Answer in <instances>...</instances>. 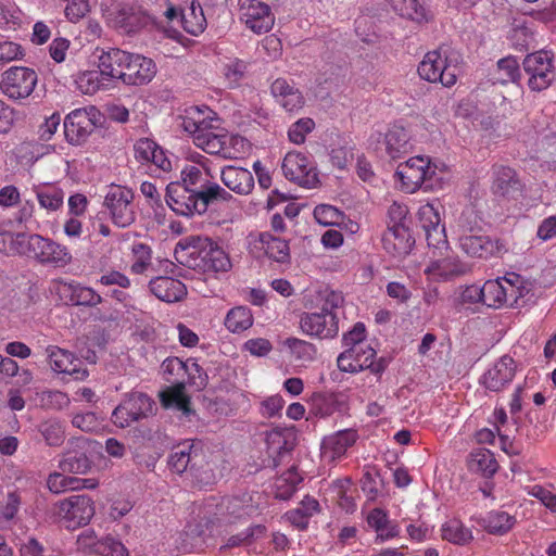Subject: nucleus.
Returning <instances> with one entry per match:
<instances>
[{
  "instance_id": "f257e3e1",
  "label": "nucleus",
  "mask_w": 556,
  "mask_h": 556,
  "mask_svg": "<svg viewBox=\"0 0 556 556\" xmlns=\"http://www.w3.org/2000/svg\"><path fill=\"white\" fill-rule=\"evenodd\" d=\"M231 199L228 191L211 182L195 165H186L180 180H176V215L204 214L211 205Z\"/></svg>"
},
{
  "instance_id": "f03ea898",
  "label": "nucleus",
  "mask_w": 556,
  "mask_h": 556,
  "mask_svg": "<svg viewBox=\"0 0 556 556\" xmlns=\"http://www.w3.org/2000/svg\"><path fill=\"white\" fill-rule=\"evenodd\" d=\"M255 511L256 506L252 502V496L248 493L224 497L220 501L210 498L199 508L198 517L200 522L195 529L197 534H204L206 530L222 521H232L250 517Z\"/></svg>"
},
{
  "instance_id": "7ed1b4c3",
  "label": "nucleus",
  "mask_w": 556,
  "mask_h": 556,
  "mask_svg": "<svg viewBox=\"0 0 556 556\" xmlns=\"http://www.w3.org/2000/svg\"><path fill=\"white\" fill-rule=\"evenodd\" d=\"M438 165L429 157L414 156L399 164L395 176L402 182V188L409 193L418 189L434 191L442 188L443 177L437 173Z\"/></svg>"
},
{
  "instance_id": "20e7f679",
  "label": "nucleus",
  "mask_w": 556,
  "mask_h": 556,
  "mask_svg": "<svg viewBox=\"0 0 556 556\" xmlns=\"http://www.w3.org/2000/svg\"><path fill=\"white\" fill-rule=\"evenodd\" d=\"M12 245L18 254L34 257L42 264L65 266L72 258L65 247L39 235L18 232L14 236Z\"/></svg>"
},
{
  "instance_id": "39448f33",
  "label": "nucleus",
  "mask_w": 556,
  "mask_h": 556,
  "mask_svg": "<svg viewBox=\"0 0 556 556\" xmlns=\"http://www.w3.org/2000/svg\"><path fill=\"white\" fill-rule=\"evenodd\" d=\"M96 508L92 498L85 494H74L53 505V516L66 529L75 530L90 522Z\"/></svg>"
},
{
  "instance_id": "423d86ee",
  "label": "nucleus",
  "mask_w": 556,
  "mask_h": 556,
  "mask_svg": "<svg viewBox=\"0 0 556 556\" xmlns=\"http://www.w3.org/2000/svg\"><path fill=\"white\" fill-rule=\"evenodd\" d=\"M202 442L185 440L176 444V473L185 475L194 484H202L211 477L205 466Z\"/></svg>"
},
{
  "instance_id": "0eeeda50",
  "label": "nucleus",
  "mask_w": 556,
  "mask_h": 556,
  "mask_svg": "<svg viewBox=\"0 0 556 556\" xmlns=\"http://www.w3.org/2000/svg\"><path fill=\"white\" fill-rule=\"evenodd\" d=\"M490 175L494 197L506 201H517L525 197L526 182L516 168L496 163L492 165Z\"/></svg>"
},
{
  "instance_id": "6e6552de",
  "label": "nucleus",
  "mask_w": 556,
  "mask_h": 556,
  "mask_svg": "<svg viewBox=\"0 0 556 556\" xmlns=\"http://www.w3.org/2000/svg\"><path fill=\"white\" fill-rule=\"evenodd\" d=\"M522 67L529 76L528 87L532 91L547 89L555 79L554 58L548 51L541 50L527 54Z\"/></svg>"
},
{
  "instance_id": "1a4fd4ad",
  "label": "nucleus",
  "mask_w": 556,
  "mask_h": 556,
  "mask_svg": "<svg viewBox=\"0 0 556 556\" xmlns=\"http://www.w3.org/2000/svg\"><path fill=\"white\" fill-rule=\"evenodd\" d=\"M156 403L144 393H131L112 413V421L119 428L129 427L132 422L152 416Z\"/></svg>"
},
{
  "instance_id": "9d476101",
  "label": "nucleus",
  "mask_w": 556,
  "mask_h": 556,
  "mask_svg": "<svg viewBox=\"0 0 556 556\" xmlns=\"http://www.w3.org/2000/svg\"><path fill=\"white\" fill-rule=\"evenodd\" d=\"M38 81L37 73L29 67L12 66L0 75V90L12 100L28 98Z\"/></svg>"
},
{
  "instance_id": "9b49d317",
  "label": "nucleus",
  "mask_w": 556,
  "mask_h": 556,
  "mask_svg": "<svg viewBox=\"0 0 556 556\" xmlns=\"http://www.w3.org/2000/svg\"><path fill=\"white\" fill-rule=\"evenodd\" d=\"M245 139L238 135L215 134L205 130L195 136V144L204 152L225 160L237 159L245 146Z\"/></svg>"
},
{
  "instance_id": "f8f14e48",
  "label": "nucleus",
  "mask_w": 556,
  "mask_h": 556,
  "mask_svg": "<svg viewBox=\"0 0 556 556\" xmlns=\"http://www.w3.org/2000/svg\"><path fill=\"white\" fill-rule=\"evenodd\" d=\"M456 66H451L447 63L445 51L441 48L429 51L418 66L420 78L430 83L439 81L444 87H451L456 83Z\"/></svg>"
},
{
  "instance_id": "ddd939ff",
  "label": "nucleus",
  "mask_w": 556,
  "mask_h": 556,
  "mask_svg": "<svg viewBox=\"0 0 556 556\" xmlns=\"http://www.w3.org/2000/svg\"><path fill=\"white\" fill-rule=\"evenodd\" d=\"M132 199V191L122 186H112L105 194L103 205L116 226L125 228L135 222Z\"/></svg>"
},
{
  "instance_id": "4468645a",
  "label": "nucleus",
  "mask_w": 556,
  "mask_h": 556,
  "mask_svg": "<svg viewBox=\"0 0 556 556\" xmlns=\"http://www.w3.org/2000/svg\"><path fill=\"white\" fill-rule=\"evenodd\" d=\"M113 26L122 33L135 34L150 24H155L154 18L140 5L118 4L111 13Z\"/></svg>"
},
{
  "instance_id": "2eb2a0df",
  "label": "nucleus",
  "mask_w": 556,
  "mask_h": 556,
  "mask_svg": "<svg viewBox=\"0 0 556 556\" xmlns=\"http://www.w3.org/2000/svg\"><path fill=\"white\" fill-rule=\"evenodd\" d=\"M281 169L287 179L296 182L301 187L314 188L319 181L312 162L300 152L287 153Z\"/></svg>"
},
{
  "instance_id": "dca6fc26",
  "label": "nucleus",
  "mask_w": 556,
  "mask_h": 556,
  "mask_svg": "<svg viewBox=\"0 0 556 556\" xmlns=\"http://www.w3.org/2000/svg\"><path fill=\"white\" fill-rule=\"evenodd\" d=\"M97 111L94 108L77 109L72 111L64 119V135L71 144H81L96 127Z\"/></svg>"
},
{
  "instance_id": "f3484780",
  "label": "nucleus",
  "mask_w": 556,
  "mask_h": 556,
  "mask_svg": "<svg viewBox=\"0 0 556 556\" xmlns=\"http://www.w3.org/2000/svg\"><path fill=\"white\" fill-rule=\"evenodd\" d=\"M459 247L470 257H498L507 252L505 243L486 235H464L459 238Z\"/></svg>"
},
{
  "instance_id": "a211bd4d",
  "label": "nucleus",
  "mask_w": 556,
  "mask_h": 556,
  "mask_svg": "<svg viewBox=\"0 0 556 556\" xmlns=\"http://www.w3.org/2000/svg\"><path fill=\"white\" fill-rule=\"evenodd\" d=\"M241 21L255 34L269 31L275 23L271 9L260 0H243L240 7Z\"/></svg>"
},
{
  "instance_id": "6ab92c4d",
  "label": "nucleus",
  "mask_w": 556,
  "mask_h": 556,
  "mask_svg": "<svg viewBox=\"0 0 556 556\" xmlns=\"http://www.w3.org/2000/svg\"><path fill=\"white\" fill-rule=\"evenodd\" d=\"M46 352L49 364L55 372L70 375L77 381L84 380L89 376L87 368L84 367V362L70 351L55 345H49Z\"/></svg>"
},
{
  "instance_id": "aec40b11",
  "label": "nucleus",
  "mask_w": 556,
  "mask_h": 556,
  "mask_svg": "<svg viewBox=\"0 0 556 556\" xmlns=\"http://www.w3.org/2000/svg\"><path fill=\"white\" fill-rule=\"evenodd\" d=\"M211 245V239L201 236H188L176 242V263L190 269L199 270L205 247Z\"/></svg>"
},
{
  "instance_id": "412c9836",
  "label": "nucleus",
  "mask_w": 556,
  "mask_h": 556,
  "mask_svg": "<svg viewBox=\"0 0 556 556\" xmlns=\"http://www.w3.org/2000/svg\"><path fill=\"white\" fill-rule=\"evenodd\" d=\"M122 81L126 85L141 86L149 83L155 75V64L141 54L128 52Z\"/></svg>"
},
{
  "instance_id": "4be33fe9",
  "label": "nucleus",
  "mask_w": 556,
  "mask_h": 556,
  "mask_svg": "<svg viewBox=\"0 0 556 556\" xmlns=\"http://www.w3.org/2000/svg\"><path fill=\"white\" fill-rule=\"evenodd\" d=\"M358 440V433L354 429L338 431L324 438L321 442V456L329 463L345 457L348 450Z\"/></svg>"
},
{
  "instance_id": "5701e85b",
  "label": "nucleus",
  "mask_w": 556,
  "mask_h": 556,
  "mask_svg": "<svg viewBox=\"0 0 556 556\" xmlns=\"http://www.w3.org/2000/svg\"><path fill=\"white\" fill-rule=\"evenodd\" d=\"M86 440L77 439L71 441L70 446L59 460V468L63 472L73 475H85L91 467L92 462L88 457L86 448Z\"/></svg>"
},
{
  "instance_id": "b1692460",
  "label": "nucleus",
  "mask_w": 556,
  "mask_h": 556,
  "mask_svg": "<svg viewBox=\"0 0 556 556\" xmlns=\"http://www.w3.org/2000/svg\"><path fill=\"white\" fill-rule=\"evenodd\" d=\"M337 314L305 313L301 317L302 330L320 339L333 338L339 331Z\"/></svg>"
},
{
  "instance_id": "393cba45",
  "label": "nucleus",
  "mask_w": 556,
  "mask_h": 556,
  "mask_svg": "<svg viewBox=\"0 0 556 556\" xmlns=\"http://www.w3.org/2000/svg\"><path fill=\"white\" fill-rule=\"evenodd\" d=\"M383 249L394 257L408 255L415 244V239L407 225L388 226L382 236Z\"/></svg>"
},
{
  "instance_id": "a878e982",
  "label": "nucleus",
  "mask_w": 556,
  "mask_h": 556,
  "mask_svg": "<svg viewBox=\"0 0 556 556\" xmlns=\"http://www.w3.org/2000/svg\"><path fill=\"white\" fill-rule=\"evenodd\" d=\"M295 435L288 429H273L266 432L267 454L273 467H278L294 447Z\"/></svg>"
},
{
  "instance_id": "bb28decb",
  "label": "nucleus",
  "mask_w": 556,
  "mask_h": 556,
  "mask_svg": "<svg viewBox=\"0 0 556 556\" xmlns=\"http://www.w3.org/2000/svg\"><path fill=\"white\" fill-rule=\"evenodd\" d=\"M418 219L421 228L425 230L429 247L439 248L441 243H446L444 226L440 225V214L432 204H425L419 208Z\"/></svg>"
},
{
  "instance_id": "cd10ccee",
  "label": "nucleus",
  "mask_w": 556,
  "mask_h": 556,
  "mask_svg": "<svg viewBox=\"0 0 556 556\" xmlns=\"http://www.w3.org/2000/svg\"><path fill=\"white\" fill-rule=\"evenodd\" d=\"M483 304L488 307H500L505 304L508 299L517 301L522 295L519 287L509 286L505 287L500 278L495 280H488L482 286Z\"/></svg>"
},
{
  "instance_id": "c85d7f7f",
  "label": "nucleus",
  "mask_w": 556,
  "mask_h": 556,
  "mask_svg": "<svg viewBox=\"0 0 556 556\" xmlns=\"http://www.w3.org/2000/svg\"><path fill=\"white\" fill-rule=\"evenodd\" d=\"M180 17V23L188 34L198 36L206 27V18L201 4L197 0H186L179 9L176 8V18Z\"/></svg>"
},
{
  "instance_id": "c756f323",
  "label": "nucleus",
  "mask_w": 556,
  "mask_h": 556,
  "mask_svg": "<svg viewBox=\"0 0 556 556\" xmlns=\"http://www.w3.org/2000/svg\"><path fill=\"white\" fill-rule=\"evenodd\" d=\"M273 96L280 105L288 112H294L303 108L304 98L302 92L285 78H277L270 87Z\"/></svg>"
},
{
  "instance_id": "7c9ffc66",
  "label": "nucleus",
  "mask_w": 556,
  "mask_h": 556,
  "mask_svg": "<svg viewBox=\"0 0 556 556\" xmlns=\"http://www.w3.org/2000/svg\"><path fill=\"white\" fill-rule=\"evenodd\" d=\"M353 353H355L354 349H346L338 356L337 363L340 371L353 374L362 370H370L371 374L378 376L382 374L388 366V359L384 357H380L377 362L369 363L362 359L353 362Z\"/></svg>"
},
{
  "instance_id": "2f4dec72",
  "label": "nucleus",
  "mask_w": 556,
  "mask_h": 556,
  "mask_svg": "<svg viewBox=\"0 0 556 556\" xmlns=\"http://www.w3.org/2000/svg\"><path fill=\"white\" fill-rule=\"evenodd\" d=\"M367 523L376 533V543H383L399 536L400 528L395 521L389 519L388 513L381 508H374L367 516Z\"/></svg>"
},
{
  "instance_id": "473e14b6",
  "label": "nucleus",
  "mask_w": 556,
  "mask_h": 556,
  "mask_svg": "<svg viewBox=\"0 0 556 556\" xmlns=\"http://www.w3.org/2000/svg\"><path fill=\"white\" fill-rule=\"evenodd\" d=\"M383 144L386 146L387 154L392 160L407 154L413 147L408 131L400 125H393L388 129L383 137Z\"/></svg>"
},
{
  "instance_id": "72a5a7b5",
  "label": "nucleus",
  "mask_w": 556,
  "mask_h": 556,
  "mask_svg": "<svg viewBox=\"0 0 556 556\" xmlns=\"http://www.w3.org/2000/svg\"><path fill=\"white\" fill-rule=\"evenodd\" d=\"M220 177L224 185L238 194H249L254 188L252 173L243 167L226 166Z\"/></svg>"
},
{
  "instance_id": "f704fd0d",
  "label": "nucleus",
  "mask_w": 556,
  "mask_h": 556,
  "mask_svg": "<svg viewBox=\"0 0 556 556\" xmlns=\"http://www.w3.org/2000/svg\"><path fill=\"white\" fill-rule=\"evenodd\" d=\"M232 267L229 255L217 243L211 240V245L205 247L202 264L199 271L202 273H227Z\"/></svg>"
},
{
  "instance_id": "c9c22d12",
  "label": "nucleus",
  "mask_w": 556,
  "mask_h": 556,
  "mask_svg": "<svg viewBox=\"0 0 556 556\" xmlns=\"http://www.w3.org/2000/svg\"><path fill=\"white\" fill-rule=\"evenodd\" d=\"M64 473L63 471H55L48 476L47 486L52 493L60 494L66 491L94 489L98 485L94 479H80Z\"/></svg>"
},
{
  "instance_id": "e433bc0d",
  "label": "nucleus",
  "mask_w": 556,
  "mask_h": 556,
  "mask_svg": "<svg viewBox=\"0 0 556 556\" xmlns=\"http://www.w3.org/2000/svg\"><path fill=\"white\" fill-rule=\"evenodd\" d=\"M467 467L473 473L491 478L497 471L498 463L490 450L476 448L469 454Z\"/></svg>"
},
{
  "instance_id": "4c0bfd02",
  "label": "nucleus",
  "mask_w": 556,
  "mask_h": 556,
  "mask_svg": "<svg viewBox=\"0 0 556 556\" xmlns=\"http://www.w3.org/2000/svg\"><path fill=\"white\" fill-rule=\"evenodd\" d=\"M320 511L318 501L309 495L304 496L299 507L286 513L287 520L299 530H306L313 516Z\"/></svg>"
},
{
  "instance_id": "58836bf2",
  "label": "nucleus",
  "mask_w": 556,
  "mask_h": 556,
  "mask_svg": "<svg viewBox=\"0 0 556 556\" xmlns=\"http://www.w3.org/2000/svg\"><path fill=\"white\" fill-rule=\"evenodd\" d=\"M128 52L119 49H111L108 52H102L99 56L98 67L101 74L108 78H116L122 80V73H124L125 62L127 61Z\"/></svg>"
},
{
  "instance_id": "ea45409f",
  "label": "nucleus",
  "mask_w": 556,
  "mask_h": 556,
  "mask_svg": "<svg viewBox=\"0 0 556 556\" xmlns=\"http://www.w3.org/2000/svg\"><path fill=\"white\" fill-rule=\"evenodd\" d=\"M492 79L494 84L501 85L519 84L521 70L517 58L508 55L500 59L495 71L492 73Z\"/></svg>"
},
{
  "instance_id": "a19ab883",
  "label": "nucleus",
  "mask_w": 556,
  "mask_h": 556,
  "mask_svg": "<svg viewBox=\"0 0 556 556\" xmlns=\"http://www.w3.org/2000/svg\"><path fill=\"white\" fill-rule=\"evenodd\" d=\"M441 536L457 545H466L473 539L472 531L457 518L448 519L442 525Z\"/></svg>"
},
{
  "instance_id": "79ce46f5",
  "label": "nucleus",
  "mask_w": 556,
  "mask_h": 556,
  "mask_svg": "<svg viewBox=\"0 0 556 556\" xmlns=\"http://www.w3.org/2000/svg\"><path fill=\"white\" fill-rule=\"evenodd\" d=\"M65 287L68 291V302L72 305L94 307L103 301L102 296L90 287L80 283H68Z\"/></svg>"
},
{
  "instance_id": "37998d69",
  "label": "nucleus",
  "mask_w": 556,
  "mask_h": 556,
  "mask_svg": "<svg viewBox=\"0 0 556 556\" xmlns=\"http://www.w3.org/2000/svg\"><path fill=\"white\" fill-rule=\"evenodd\" d=\"M186 115H179L176 118L181 121L179 123V127L188 135L192 136L193 141L195 142V136L204 132L207 127V123L205 118L202 117L204 111H202L199 106H190L185 110Z\"/></svg>"
},
{
  "instance_id": "c03bdc74",
  "label": "nucleus",
  "mask_w": 556,
  "mask_h": 556,
  "mask_svg": "<svg viewBox=\"0 0 556 556\" xmlns=\"http://www.w3.org/2000/svg\"><path fill=\"white\" fill-rule=\"evenodd\" d=\"M260 241L269 258L278 263H288L290 261V249L288 241L274 237L268 232L261 233Z\"/></svg>"
},
{
  "instance_id": "a18cd8bd",
  "label": "nucleus",
  "mask_w": 556,
  "mask_h": 556,
  "mask_svg": "<svg viewBox=\"0 0 556 556\" xmlns=\"http://www.w3.org/2000/svg\"><path fill=\"white\" fill-rule=\"evenodd\" d=\"M393 10L401 15L417 23L428 22L430 15L418 0H388Z\"/></svg>"
},
{
  "instance_id": "49530a36",
  "label": "nucleus",
  "mask_w": 556,
  "mask_h": 556,
  "mask_svg": "<svg viewBox=\"0 0 556 556\" xmlns=\"http://www.w3.org/2000/svg\"><path fill=\"white\" fill-rule=\"evenodd\" d=\"M267 534V528L264 525H252L249 528L242 530L241 532L230 535L226 544L220 547L223 548H233L240 546H249L253 544L255 541L265 538Z\"/></svg>"
},
{
  "instance_id": "de8ad7c7",
  "label": "nucleus",
  "mask_w": 556,
  "mask_h": 556,
  "mask_svg": "<svg viewBox=\"0 0 556 556\" xmlns=\"http://www.w3.org/2000/svg\"><path fill=\"white\" fill-rule=\"evenodd\" d=\"M302 480V476L298 472L296 468L292 466L277 478L275 482L276 497L289 500L294 494Z\"/></svg>"
},
{
  "instance_id": "09e8293b",
  "label": "nucleus",
  "mask_w": 556,
  "mask_h": 556,
  "mask_svg": "<svg viewBox=\"0 0 556 556\" xmlns=\"http://www.w3.org/2000/svg\"><path fill=\"white\" fill-rule=\"evenodd\" d=\"M515 371V361L509 356H503L492 369L484 374L482 382H511Z\"/></svg>"
},
{
  "instance_id": "8fccbe9b",
  "label": "nucleus",
  "mask_w": 556,
  "mask_h": 556,
  "mask_svg": "<svg viewBox=\"0 0 556 556\" xmlns=\"http://www.w3.org/2000/svg\"><path fill=\"white\" fill-rule=\"evenodd\" d=\"M253 325V315L247 306L231 308L226 318L225 326L231 332H242Z\"/></svg>"
},
{
  "instance_id": "3c124183",
  "label": "nucleus",
  "mask_w": 556,
  "mask_h": 556,
  "mask_svg": "<svg viewBox=\"0 0 556 556\" xmlns=\"http://www.w3.org/2000/svg\"><path fill=\"white\" fill-rule=\"evenodd\" d=\"M38 430L49 446H60L65 440V427L59 419L42 421Z\"/></svg>"
},
{
  "instance_id": "603ef678",
  "label": "nucleus",
  "mask_w": 556,
  "mask_h": 556,
  "mask_svg": "<svg viewBox=\"0 0 556 556\" xmlns=\"http://www.w3.org/2000/svg\"><path fill=\"white\" fill-rule=\"evenodd\" d=\"M514 516L506 511H491L485 519V530L495 535L507 533L515 525Z\"/></svg>"
},
{
  "instance_id": "864d4df0",
  "label": "nucleus",
  "mask_w": 556,
  "mask_h": 556,
  "mask_svg": "<svg viewBox=\"0 0 556 556\" xmlns=\"http://www.w3.org/2000/svg\"><path fill=\"white\" fill-rule=\"evenodd\" d=\"M352 486L350 478L337 479L331 483V491L336 496L338 505L346 513H353L356 509V503L349 491Z\"/></svg>"
},
{
  "instance_id": "5fc2aeb1",
  "label": "nucleus",
  "mask_w": 556,
  "mask_h": 556,
  "mask_svg": "<svg viewBox=\"0 0 556 556\" xmlns=\"http://www.w3.org/2000/svg\"><path fill=\"white\" fill-rule=\"evenodd\" d=\"M37 200L42 208L56 211L64 203V192L55 187H46L36 192Z\"/></svg>"
},
{
  "instance_id": "6e6d98bb",
  "label": "nucleus",
  "mask_w": 556,
  "mask_h": 556,
  "mask_svg": "<svg viewBox=\"0 0 556 556\" xmlns=\"http://www.w3.org/2000/svg\"><path fill=\"white\" fill-rule=\"evenodd\" d=\"M150 291L161 301L166 303L174 302V278L168 276H159L151 279Z\"/></svg>"
},
{
  "instance_id": "4d7b16f0",
  "label": "nucleus",
  "mask_w": 556,
  "mask_h": 556,
  "mask_svg": "<svg viewBox=\"0 0 556 556\" xmlns=\"http://www.w3.org/2000/svg\"><path fill=\"white\" fill-rule=\"evenodd\" d=\"M38 405L45 409H62L70 403V399L66 393L58 390L42 391L37 394Z\"/></svg>"
},
{
  "instance_id": "13d9d810",
  "label": "nucleus",
  "mask_w": 556,
  "mask_h": 556,
  "mask_svg": "<svg viewBox=\"0 0 556 556\" xmlns=\"http://www.w3.org/2000/svg\"><path fill=\"white\" fill-rule=\"evenodd\" d=\"M433 271H437L443 279H452L465 274V267L462 263L452 258H442L432 263Z\"/></svg>"
},
{
  "instance_id": "bf43d9fd",
  "label": "nucleus",
  "mask_w": 556,
  "mask_h": 556,
  "mask_svg": "<svg viewBox=\"0 0 556 556\" xmlns=\"http://www.w3.org/2000/svg\"><path fill=\"white\" fill-rule=\"evenodd\" d=\"M104 78V75L101 74V71H89L83 73L78 80V87L79 89L86 93V94H93L96 93L104 84L102 83V79Z\"/></svg>"
},
{
  "instance_id": "052dcab7",
  "label": "nucleus",
  "mask_w": 556,
  "mask_h": 556,
  "mask_svg": "<svg viewBox=\"0 0 556 556\" xmlns=\"http://www.w3.org/2000/svg\"><path fill=\"white\" fill-rule=\"evenodd\" d=\"M134 255V263L131 271L135 274H142L151 262V249L144 243H135L131 249Z\"/></svg>"
},
{
  "instance_id": "680f3d73",
  "label": "nucleus",
  "mask_w": 556,
  "mask_h": 556,
  "mask_svg": "<svg viewBox=\"0 0 556 556\" xmlns=\"http://www.w3.org/2000/svg\"><path fill=\"white\" fill-rule=\"evenodd\" d=\"M65 15L71 22H78L91 9L97 0H66Z\"/></svg>"
},
{
  "instance_id": "e2e57ef3",
  "label": "nucleus",
  "mask_w": 556,
  "mask_h": 556,
  "mask_svg": "<svg viewBox=\"0 0 556 556\" xmlns=\"http://www.w3.org/2000/svg\"><path fill=\"white\" fill-rule=\"evenodd\" d=\"M313 214L316 222L324 226L337 224L342 216V213L337 207L329 204L317 205Z\"/></svg>"
},
{
  "instance_id": "0e129e2a",
  "label": "nucleus",
  "mask_w": 556,
  "mask_h": 556,
  "mask_svg": "<svg viewBox=\"0 0 556 556\" xmlns=\"http://www.w3.org/2000/svg\"><path fill=\"white\" fill-rule=\"evenodd\" d=\"M98 555L101 556H129L127 547L119 541L112 536L101 539L98 545Z\"/></svg>"
},
{
  "instance_id": "69168bd1",
  "label": "nucleus",
  "mask_w": 556,
  "mask_h": 556,
  "mask_svg": "<svg viewBox=\"0 0 556 556\" xmlns=\"http://www.w3.org/2000/svg\"><path fill=\"white\" fill-rule=\"evenodd\" d=\"M247 72V64L241 60H235L224 67V76L227 80L229 88H235L239 85L240 80L244 77Z\"/></svg>"
},
{
  "instance_id": "338daca9",
  "label": "nucleus",
  "mask_w": 556,
  "mask_h": 556,
  "mask_svg": "<svg viewBox=\"0 0 556 556\" xmlns=\"http://www.w3.org/2000/svg\"><path fill=\"white\" fill-rule=\"evenodd\" d=\"M315 123L311 118H301L289 128L288 136L290 141L301 144L305 141V136L313 130Z\"/></svg>"
},
{
  "instance_id": "774afa93",
  "label": "nucleus",
  "mask_w": 556,
  "mask_h": 556,
  "mask_svg": "<svg viewBox=\"0 0 556 556\" xmlns=\"http://www.w3.org/2000/svg\"><path fill=\"white\" fill-rule=\"evenodd\" d=\"M157 143L149 138H141L134 144L135 159L140 163H149Z\"/></svg>"
}]
</instances>
